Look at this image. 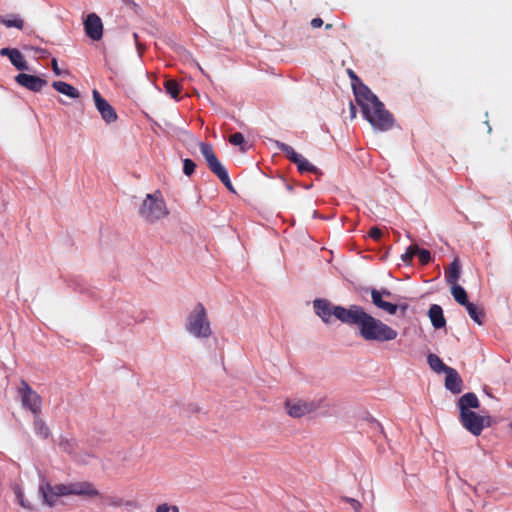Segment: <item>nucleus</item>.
I'll return each mask as SVG.
<instances>
[{
  "instance_id": "obj_1",
  "label": "nucleus",
  "mask_w": 512,
  "mask_h": 512,
  "mask_svg": "<svg viewBox=\"0 0 512 512\" xmlns=\"http://www.w3.org/2000/svg\"><path fill=\"white\" fill-rule=\"evenodd\" d=\"M350 326H357L359 335L365 341L389 342L397 338L398 332L371 314L367 313L362 306L356 305L350 319Z\"/></svg>"
},
{
  "instance_id": "obj_2",
  "label": "nucleus",
  "mask_w": 512,
  "mask_h": 512,
  "mask_svg": "<svg viewBox=\"0 0 512 512\" xmlns=\"http://www.w3.org/2000/svg\"><path fill=\"white\" fill-rule=\"evenodd\" d=\"M362 90L364 93H359L360 100L356 103L360 106L363 117L376 130H390L394 125L393 115L385 109L384 104L369 88H362Z\"/></svg>"
},
{
  "instance_id": "obj_3",
  "label": "nucleus",
  "mask_w": 512,
  "mask_h": 512,
  "mask_svg": "<svg viewBox=\"0 0 512 512\" xmlns=\"http://www.w3.org/2000/svg\"><path fill=\"white\" fill-rule=\"evenodd\" d=\"M139 214L149 223H155L169 214L165 200L159 190L146 195L139 209Z\"/></svg>"
},
{
  "instance_id": "obj_4",
  "label": "nucleus",
  "mask_w": 512,
  "mask_h": 512,
  "mask_svg": "<svg viewBox=\"0 0 512 512\" xmlns=\"http://www.w3.org/2000/svg\"><path fill=\"white\" fill-rule=\"evenodd\" d=\"M356 305H350L348 308L333 305L326 299H316L313 302L315 313L325 322L329 323L332 316L344 324H349Z\"/></svg>"
},
{
  "instance_id": "obj_5",
  "label": "nucleus",
  "mask_w": 512,
  "mask_h": 512,
  "mask_svg": "<svg viewBox=\"0 0 512 512\" xmlns=\"http://www.w3.org/2000/svg\"><path fill=\"white\" fill-rule=\"evenodd\" d=\"M186 330L196 338H209L211 336L210 321L202 303L198 302L189 313Z\"/></svg>"
},
{
  "instance_id": "obj_6",
  "label": "nucleus",
  "mask_w": 512,
  "mask_h": 512,
  "mask_svg": "<svg viewBox=\"0 0 512 512\" xmlns=\"http://www.w3.org/2000/svg\"><path fill=\"white\" fill-rule=\"evenodd\" d=\"M199 148L202 156L205 158L207 162L210 171L219 178V180L225 185V187L229 191L235 192L234 187L230 181L228 172L217 158L213 146L211 144L201 142L199 144Z\"/></svg>"
},
{
  "instance_id": "obj_7",
  "label": "nucleus",
  "mask_w": 512,
  "mask_h": 512,
  "mask_svg": "<svg viewBox=\"0 0 512 512\" xmlns=\"http://www.w3.org/2000/svg\"><path fill=\"white\" fill-rule=\"evenodd\" d=\"M323 400H286L287 414L293 418H301L322 407Z\"/></svg>"
},
{
  "instance_id": "obj_8",
  "label": "nucleus",
  "mask_w": 512,
  "mask_h": 512,
  "mask_svg": "<svg viewBox=\"0 0 512 512\" xmlns=\"http://www.w3.org/2000/svg\"><path fill=\"white\" fill-rule=\"evenodd\" d=\"M18 393L21 397L23 407L30 410L34 416H39L42 408L41 396L24 380L21 381Z\"/></svg>"
},
{
  "instance_id": "obj_9",
  "label": "nucleus",
  "mask_w": 512,
  "mask_h": 512,
  "mask_svg": "<svg viewBox=\"0 0 512 512\" xmlns=\"http://www.w3.org/2000/svg\"><path fill=\"white\" fill-rule=\"evenodd\" d=\"M39 493L43 498V503L52 507L57 497L71 495L70 483L52 486L48 481L44 480L39 485Z\"/></svg>"
},
{
  "instance_id": "obj_10",
  "label": "nucleus",
  "mask_w": 512,
  "mask_h": 512,
  "mask_svg": "<svg viewBox=\"0 0 512 512\" xmlns=\"http://www.w3.org/2000/svg\"><path fill=\"white\" fill-rule=\"evenodd\" d=\"M370 293H371L372 303L377 308L387 312L390 315L396 314V312L398 310V305L393 304L388 301H385L383 299L384 297L391 298L393 296L391 291H389L388 289H385V288L381 289V290H377V289L373 288V289H371Z\"/></svg>"
},
{
  "instance_id": "obj_11",
  "label": "nucleus",
  "mask_w": 512,
  "mask_h": 512,
  "mask_svg": "<svg viewBox=\"0 0 512 512\" xmlns=\"http://www.w3.org/2000/svg\"><path fill=\"white\" fill-rule=\"evenodd\" d=\"M92 94L95 106L101 114L102 119L106 123L115 122L117 120V113L115 109L102 97L98 90L94 89Z\"/></svg>"
},
{
  "instance_id": "obj_12",
  "label": "nucleus",
  "mask_w": 512,
  "mask_h": 512,
  "mask_svg": "<svg viewBox=\"0 0 512 512\" xmlns=\"http://www.w3.org/2000/svg\"><path fill=\"white\" fill-rule=\"evenodd\" d=\"M84 30L90 39L99 41L103 36V23L101 18L95 13L88 14L84 21Z\"/></svg>"
},
{
  "instance_id": "obj_13",
  "label": "nucleus",
  "mask_w": 512,
  "mask_h": 512,
  "mask_svg": "<svg viewBox=\"0 0 512 512\" xmlns=\"http://www.w3.org/2000/svg\"><path fill=\"white\" fill-rule=\"evenodd\" d=\"M462 425L473 435H480L484 428V417L473 411L460 413Z\"/></svg>"
},
{
  "instance_id": "obj_14",
  "label": "nucleus",
  "mask_w": 512,
  "mask_h": 512,
  "mask_svg": "<svg viewBox=\"0 0 512 512\" xmlns=\"http://www.w3.org/2000/svg\"><path fill=\"white\" fill-rule=\"evenodd\" d=\"M71 495L87 497V498H95L101 497L102 494L93 483L89 481H79L70 483Z\"/></svg>"
},
{
  "instance_id": "obj_15",
  "label": "nucleus",
  "mask_w": 512,
  "mask_h": 512,
  "mask_svg": "<svg viewBox=\"0 0 512 512\" xmlns=\"http://www.w3.org/2000/svg\"><path fill=\"white\" fill-rule=\"evenodd\" d=\"M15 81L22 87L33 91L39 92L46 86L47 81L45 79L40 78L39 76L30 75L26 73H19L15 77Z\"/></svg>"
},
{
  "instance_id": "obj_16",
  "label": "nucleus",
  "mask_w": 512,
  "mask_h": 512,
  "mask_svg": "<svg viewBox=\"0 0 512 512\" xmlns=\"http://www.w3.org/2000/svg\"><path fill=\"white\" fill-rule=\"evenodd\" d=\"M445 387L454 394L462 391L463 381L454 368H449L446 372Z\"/></svg>"
},
{
  "instance_id": "obj_17",
  "label": "nucleus",
  "mask_w": 512,
  "mask_h": 512,
  "mask_svg": "<svg viewBox=\"0 0 512 512\" xmlns=\"http://www.w3.org/2000/svg\"><path fill=\"white\" fill-rule=\"evenodd\" d=\"M428 316L431 320V323L435 329H440L445 327L446 319L443 314V310L441 306L437 304H433L430 306L428 311Z\"/></svg>"
},
{
  "instance_id": "obj_18",
  "label": "nucleus",
  "mask_w": 512,
  "mask_h": 512,
  "mask_svg": "<svg viewBox=\"0 0 512 512\" xmlns=\"http://www.w3.org/2000/svg\"><path fill=\"white\" fill-rule=\"evenodd\" d=\"M277 148L298 167L306 158L298 154L293 147L280 141H276Z\"/></svg>"
},
{
  "instance_id": "obj_19",
  "label": "nucleus",
  "mask_w": 512,
  "mask_h": 512,
  "mask_svg": "<svg viewBox=\"0 0 512 512\" xmlns=\"http://www.w3.org/2000/svg\"><path fill=\"white\" fill-rule=\"evenodd\" d=\"M460 413L470 412L469 408H478L479 400L474 393H466L460 397L459 402Z\"/></svg>"
},
{
  "instance_id": "obj_20",
  "label": "nucleus",
  "mask_w": 512,
  "mask_h": 512,
  "mask_svg": "<svg viewBox=\"0 0 512 512\" xmlns=\"http://www.w3.org/2000/svg\"><path fill=\"white\" fill-rule=\"evenodd\" d=\"M52 87L59 93H62L70 98H78L79 97V92L78 90L73 87L72 85L66 83V82H63V81H54L52 83Z\"/></svg>"
},
{
  "instance_id": "obj_21",
  "label": "nucleus",
  "mask_w": 512,
  "mask_h": 512,
  "mask_svg": "<svg viewBox=\"0 0 512 512\" xmlns=\"http://www.w3.org/2000/svg\"><path fill=\"white\" fill-rule=\"evenodd\" d=\"M348 74L352 81V89H353V93L355 95V100L357 102L358 100H360L359 93H364L362 88H368V87L361 81V79L356 75V73L353 70L349 69Z\"/></svg>"
},
{
  "instance_id": "obj_22",
  "label": "nucleus",
  "mask_w": 512,
  "mask_h": 512,
  "mask_svg": "<svg viewBox=\"0 0 512 512\" xmlns=\"http://www.w3.org/2000/svg\"><path fill=\"white\" fill-rule=\"evenodd\" d=\"M427 362L430 368L436 373H445L450 368L449 366L445 365L436 354L433 353H430L427 356Z\"/></svg>"
},
{
  "instance_id": "obj_23",
  "label": "nucleus",
  "mask_w": 512,
  "mask_h": 512,
  "mask_svg": "<svg viewBox=\"0 0 512 512\" xmlns=\"http://www.w3.org/2000/svg\"><path fill=\"white\" fill-rule=\"evenodd\" d=\"M13 492H14V494L16 496L18 504L21 507H23L24 509H26L28 511L35 510L34 503L25 498L24 493H23V491H22V489H21V487L19 485H14L13 486Z\"/></svg>"
},
{
  "instance_id": "obj_24",
  "label": "nucleus",
  "mask_w": 512,
  "mask_h": 512,
  "mask_svg": "<svg viewBox=\"0 0 512 512\" xmlns=\"http://www.w3.org/2000/svg\"><path fill=\"white\" fill-rule=\"evenodd\" d=\"M465 308L472 320H474L479 325H481L483 323V318H484L483 309H481L480 307L476 306L474 303H471V302H468L465 305Z\"/></svg>"
},
{
  "instance_id": "obj_25",
  "label": "nucleus",
  "mask_w": 512,
  "mask_h": 512,
  "mask_svg": "<svg viewBox=\"0 0 512 512\" xmlns=\"http://www.w3.org/2000/svg\"><path fill=\"white\" fill-rule=\"evenodd\" d=\"M33 428L35 433L41 438L46 439L50 435V430L48 426L39 416H35L33 421Z\"/></svg>"
},
{
  "instance_id": "obj_26",
  "label": "nucleus",
  "mask_w": 512,
  "mask_h": 512,
  "mask_svg": "<svg viewBox=\"0 0 512 512\" xmlns=\"http://www.w3.org/2000/svg\"><path fill=\"white\" fill-rule=\"evenodd\" d=\"M9 60L18 70H28L27 62L18 49H14L13 53L9 55Z\"/></svg>"
},
{
  "instance_id": "obj_27",
  "label": "nucleus",
  "mask_w": 512,
  "mask_h": 512,
  "mask_svg": "<svg viewBox=\"0 0 512 512\" xmlns=\"http://www.w3.org/2000/svg\"><path fill=\"white\" fill-rule=\"evenodd\" d=\"M451 294L455 301L462 306H465L469 302L465 289L460 285L454 284L451 288Z\"/></svg>"
},
{
  "instance_id": "obj_28",
  "label": "nucleus",
  "mask_w": 512,
  "mask_h": 512,
  "mask_svg": "<svg viewBox=\"0 0 512 512\" xmlns=\"http://www.w3.org/2000/svg\"><path fill=\"white\" fill-rule=\"evenodd\" d=\"M459 276H460V267H459L457 260H455L450 264L449 271L446 274L447 282L454 285V284H456Z\"/></svg>"
},
{
  "instance_id": "obj_29",
  "label": "nucleus",
  "mask_w": 512,
  "mask_h": 512,
  "mask_svg": "<svg viewBox=\"0 0 512 512\" xmlns=\"http://www.w3.org/2000/svg\"><path fill=\"white\" fill-rule=\"evenodd\" d=\"M166 92L171 95L172 98H177L180 93L179 83L174 79H168L164 83Z\"/></svg>"
},
{
  "instance_id": "obj_30",
  "label": "nucleus",
  "mask_w": 512,
  "mask_h": 512,
  "mask_svg": "<svg viewBox=\"0 0 512 512\" xmlns=\"http://www.w3.org/2000/svg\"><path fill=\"white\" fill-rule=\"evenodd\" d=\"M0 24L5 25L6 27H15L18 29H22L24 26V21L18 17L12 16V18L7 19L5 16L0 15Z\"/></svg>"
},
{
  "instance_id": "obj_31",
  "label": "nucleus",
  "mask_w": 512,
  "mask_h": 512,
  "mask_svg": "<svg viewBox=\"0 0 512 512\" xmlns=\"http://www.w3.org/2000/svg\"><path fill=\"white\" fill-rule=\"evenodd\" d=\"M417 251H419L418 245H410L406 252L401 256L402 261L406 264H410L413 257L416 256Z\"/></svg>"
},
{
  "instance_id": "obj_32",
  "label": "nucleus",
  "mask_w": 512,
  "mask_h": 512,
  "mask_svg": "<svg viewBox=\"0 0 512 512\" xmlns=\"http://www.w3.org/2000/svg\"><path fill=\"white\" fill-rule=\"evenodd\" d=\"M229 142L232 145L241 146V151H245V147H243V145L245 144V138L242 133L236 132L230 135Z\"/></svg>"
},
{
  "instance_id": "obj_33",
  "label": "nucleus",
  "mask_w": 512,
  "mask_h": 512,
  "mask_svg": "<svg viewBox=\"0 0 512 512\" xmlns=\"http://www.w3.org/2000/svg\"><path fill=\"white\" fill-rule=\"evenodd\" d=\"M297 168L298 171L301 173L309 172L316 174L319 172V169L313 164H311L307 159H305L304 162H302Z\"/></svg>"
},
{
  "instance_id": "obj_34",
  "label": "nucleus",
  "mask_w": 512,
  "mask_h": 512,
  "mask_svg": "<svg viewBox=\"0 0 512 512\" xmlns=\"http://www.w3.org/2000/svg\"><path fill=\"white\" fill-rule=\"evenodd\" d=\"M416 255L418 256L419 262L422 265L428 264L432 259L430 251H428L426 249L419 248V251H417Z\"/></svg>"
},
{
  "instance_id": "obj_35",
  "label": "nucleus",
  "mask_w": 512,
  "mask_h": 512,
  "mask_svg": "<svg viewBox=\"0 0 512 512\" xmlns=\"http://www.w3.org/2000/svg\"><path fill=\"white\" fill-rule=\"evenodd\" d=\"M196 168V164L191 159L187 158L183 161V172L186 176H191Z\"/></svg>"
},
{
  "instance_id": "obj_36",
  "label": "nucleus",
  "mask_w": 512,
  "mask_h": 512,
  "mask_svg": "<svg viewBox=\"0 0 512 512\" xmlns=\"http://www.w3.org/2000/svg\"><path fill=\"white\" fill-rule=\"evenodd\" d=\"M342 500L349 503L356 512H360L361 503L358 500L350 497H342Z\"/></svg>"
},
{
  "instance_id": "obj_37",
  "label": "nucleus",
  "mask_w": 512,
  "mask_h": 512,
  "mask_svg": "<svg viewBox=\"0 0 512 512\" xmlns=\"http://www.w3.org/2000/svg\"><path fill=\"white\" fill-rule=\"evenodd\" d=\"M383 233L381 229L378 227H372L369 231V236L374 239L375 241H379L382 237Z\"/></svg>"
},
{
  "instance_id": "obj_38",
  "label": "nucleus",
  "mask_w": 512,
  "mask_h": 512,
  "mask_svg": "<svg viewBox=\"0 0 512 512\" xmlns=\"http://www.w3.org/2000/svg\"><path fill=\"white\" fill-rule=\"evenodd\" d=\"M174 506L175 505L163 503L156 507V512H174Z\"/></svg>"
},
{
  "instance_id": "obj_39",
  "label": "nucleus",
  "mask_w": 512,
  "mask_h": 512,
  "mask_svg": "<svg viewBox=\"0 0 512 512\" xmlns=\"http://www.w3.org/2000/svg\"><path fill=\"white\" fill-rule=\"evenodd\" d=\"M133 38L137 47L139 54L141 55L145 50V47L139 42V36L137 33H133Z\"/></svg>"
},
{
  "instance_id": "obj_40",
  "label": "nucleus",
  "mask_w": 512,
  "mask_h": 512,
  "mask_svg": "<svg viewBox=\"0 0 512 512\" xmlns=\"http://www.w3.org/2000/svg\"><path fill=\"white\" fill-rule=\"evenodd\" d=\"M188 409L192 413H199L201 411V407L197 403L188 404Z\"/></svg>"
},
{
  "instance_id": "obj_41",
  "label": "nucleus",
  "mask_w": 512,
  "mask_h": 512,
  "mask_svg": "<svg viewBox=\"0 0 512 512\" xmlns=\"http://www.w3.org/2000/svg\"><path fill=\"white\" fill-rule=\"evenodd\" d=\"M323 25V20L321 18H314L311 20L312 28H320Z\"/></svg>"
},
{
  "instance_id": "obj_42",
  "label": "nucleus",
  "mask_w": 512,
  "mask_h": 512,
  "mask_svg": "<svg viewBox=\"0 0 512 512\" xmlns=\"http://www.w3.org/2000/svg\"><path fill=\"white\" fill-rule=\"evenodd\" d=\"M51 66H52V70L53 72L56 74V75H60L61 74V71L58 67V62L55 58L52 59L51 61Z\"/></svg>"
},
{
  "instance_id": "obj_43",
  "label": "nucleus",
  "mask_w": 512,
  "mask_h": 512,
  "mask_svg": "<svg viewBox=\"0 0 512 512\" xmlns=\"http://www.w3.org/2000/svg\"><path fill=\"white\" fill-rule=\"evenodd\" d=\"M349 111H350L351 120L355 119L356 115H357V110H356L355 105L352 102H350Z\"/></svg>"
},
{
  "instance_id": "obj_44",
  "label": "nucleus",
  "mask_w": 512,
  "mask_h": 512,
  "mask_svg": "<svg viewBox=\"0 0 512 512\" xmlns=\"http://www.w3.org/2000/svg\"><path fill=\"white\" fill-rule=\"evenodd\" d=\"M15 48H2L0 50V55L1 56H7L9 58V55H11V53H13Z\"/></svg>"
},
{
  "instance_id": "obj_45",
  "label": "nucleus",
  "mask_w": 512,
  "mask_h": 512,
  "mask_svg": "<svg viewBox=\"0 0 512 512\" xmlns=\"http://www.w3.org/2000/svg\"><path fill=\"white\" fill-rule=\"evenodd\" d=\"M397 305H398V309H400L402 311V313H405V311L408 309L407 303H402V304H397Z\"/></svg>"
},
{
  "instance_id": "obj_46",
  "label": "nucleus",
  "mask_w": 512,
  "mask_h": 512,
  "mask_svg": "<svg viewBox=\"0 0 512 512\" xmlns=\"http://www.w3.org/2000/svg\"><path fill=\"white\" fill-rule=\"evenodd\" d=\"M332 27H333V25H332V24H330V23H328V24H326V25H325V29H327V30H328V29H331Z\"/></svg>"
},
{
  "instance_id": "obj_47",
  "label": "nucleus",
  "mask_w": 512,
  "mask_h": 512,
  "mask_svg": "<svg viewBox=\"0 0 512 512\" xmlns=\"http://www.w3.org/2000/svg\"><path fill=\"white\" fill-rule=\"evenodd\" d=\"M174 512H180L178 506H174Z\"/></svg>"
}]
</instances>
